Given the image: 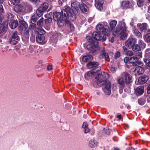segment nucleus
<instances>
[{
    "mask_svg": "<svg viewBox=\"0 0 150 150\" xmlns=\"http://www.w3.org/2000/svg\"><path fill=\"white\" fill-rule=\"evenodd\" d=\"M127 55L130 56H132L134 55L133 52L132 51L128 50L127 52Z\"/></svg>",
    "mask_w": 150,
    "mask_h": 150,
    "instance_id": "nucleus-46",
    "label": "nucleus"
},
{
    "mask_svg": "<svg viewBox=\"0 0 150 150\" xmlns=\"http://www.w3.org/2000/svg\"><path fill=\"white\" fill-rule=\"evenodd\" d=\"M95 6L98 10L101 11L103 9V0H95Z\"/></svg>",
    "mask_w": 150,
    "mask_h": 150,
    "instance_id": "nucleus-13",
    "label": "nucleus"
},
{
    "mask_svg": "<svg viewBox=\"0 0 150 150\" xmlns=\"http://www.w3.org/2000/svg\"><path fill=\"white\" fill-rule=\"evenodd\" d=\"M37 16L36 14H34L33 15L30 20V23L33 24H35L37 20Z\"/></svg>",
    "mask_w": 150,
    "mask_h": 150,
    "instance_id": "nucleus-34",
    "label": "nucleus"
},
{
    "mask_svg": "<svg viewBox=\"0 0 150 150\" xmlns=\"http://www.w3.org/2000/svg\"><path fill=\"white\" fill-rule=\"evenodd\" d=\"M45 37L43 34H39L36 37V40L40 44L42 43H45Z\"/></svg>",
    "mask_w": 150,
    "mask_h": 150,
    "instance_id": "nucleus-15",
    "label": "nucleus"
},
{
    "mask_svg": "<svg viewBox=\"0 0 150 150\" xmlns=\"http://www.w3.org/2000/svg\"><path fill=\"white\" fill-rule=\"evenodd\" d=\"M19 40V37L18 36L17 32L14 31L12 34L9 41L11 44L15 45L18 42Z\"/></svg>",
    "mask_w": 150,
    "mask_h": 150,
    "instance_id": "nucleus-5",
    "label": "nucleus"
},
{
    "mask_svg": "<svg viewBox=\"0 0 150 150\" xmlns=\"http://www.w3.org/2000/svg\"><path fill=\"white\" fill-rule=\"evenodd\" d=\"M122 75L125 77L126 84L132 82V76L129 74L127 72H124L122 74Z\"/></svg>",
    "mask_w": 150,
    "mask_h": 150,
    "instance_id": "nucleus-12",
    "label": "nucleus"
},
{
    "mask_svg": "<svg viewBox=\"0 0 150 150\" xmlns=\"http://www.w3.org/2000/svg\"><path fill=\"white\" fill-rule=\"evenodd\" d=\"M43 21L44 18L42 17L37 22L38 25L40 27H42L43 24Z\"/></svg>",
    "mask_w": 150,
    "mask_h": 150,
    "instance_id": "nucleus-40",
    "label": "nucleus"
},
{
    "mask_svg": "<svg viewBox=\"0 0 150 150\" xmlns=\"http://www.w3.org/2000/svg\"><path fill=\"white\" fill-rule=\"evenodd\" d=\"M140 30L142 31H145L146 30L147 25L146 23H143L139 26Z\"/></svg>",
    "mask_w": 150,
    "mask_h": 150,
    "instance_id": "nucleus-30",
    "label": "nucleus"
},
{
    "mask_svg": "<svg viewBox=\"0 0 150 150\" xmlns=\"http://www.w3.org/2000/svg\"><path fill=\"white\" fill-rule=\"evenodd\" d=\"M146 3V0H138L137 4L139 7H142Z\"/></svg>",
    "mask_w": 150,
    "mask_h": 150,
    "instance_id": "nucleus-31",
    "label": "nucleus"
},
{
    "mask_svg": "<svg viewBox=\"0 0 150 150\" xmlns=\"http://www.w3.org/2000/svg\"><path fill=\"white\" fill-rule=\"evenodd\" d=\"M129 58L128 57H125L124 58V61L126 63H129Z\"/></svg>",
    "mask_w": 150,
    "mask_h": 150,
    "instance_id": "nucleus-49",
    "label": "nucleus"
},
{
    "mask_svg": "<svg viewBox=\"0 0 150 150\" xmlns=\"http://www.w3.org/2000/svg\"><path fill=\"white\" fill-rule=\"evenodd\" d=\"M133 51L135 52L141 50L140 47L138 44H135L131 47Z\"/></svg>",
    "mask_w": 150,
    "mask_h": 150,
    "instance_id": "nucleus-33",
    "label": "nucleus"
},
{
    "mask_svg": "<svg viewBox=\"0 0 150 150\" xmlns=\"http://www.w3.org/2000/svg\"><path fill=\"white\" fill-rule=\"evenodd\" d=\"M134 34L139 38H142V36L141 33L137 30H134L133 31Z\"/></svg>",
    "mask_w": 150,
    "mask_h": 150,
    "instance_id": "nucleus-35",
    "label": "nucleus"
},
{
    "mask_svg": "<svg viewBox=\"0 0 150 150\" xmlns=\"http://www.w3.org/2000/svg\"><path fill=\"white\" fill-rule=\"evenodd\" d=\"M79 8L83 13H86L87 12L88 9L87 6L84 4H80Z\"/></svg>",
    "mask_w": 150,
    "mask_h": 150,
    "instance_id": "nucleus-26",
    "label": "nucleus"
},
{
    "mask_svg": "<svg viewBox=\"0 0 150 150\" xmlns=\"http://www.w3.org/2000/svg\"><path fill=\"white\" fill-rule=\"evenodd\" d=\"M137 66H138L139 67H140L142 66L143 65V62L141 61H139L138 60L137 61Z\"/></svg>",
    "mask_w": 150,
    "mask_h": 150,
    "instance_id": "nucleus-47",
    "label": "nucleus"
},
{
    "mask_svg": "<svg viewBox=\"0 0 150 150\" xmlns=\"http://www.w3.org/2000/svg\"><path fill=\"white\" fill-rule=\"evenodd\" d=\"M104 131L105 133L107 135H109L110 134V131L108 127H106L104 129Z\"/></svg>",
    "mask_w": 150,
    "mask_h": 150,
    "instance_id": "nucleus-43",
    "label": "nucleus"
},
{
    "mask_svg": "<svg viewBox=\"0 0 150 150\" xmlns=\"http://www.w3.org/2000/svg\"><path fill=\"white\" fill-rule=\"evenodd\" d=\"M144 40L147 42H150V33H148L145 35Z\"/></svg>",
    "mask_w": 150,
    "mask_h": 150,
    "instance_id": "nucleus-39",
    "label": "nucleus"
},
{
    "mask_svg": "<svg viewBox=\"0 0 150 150\" xmlns=\"http://www.w3.org/2000/svg\"><path fill=\"white\" fill-rule=\"evenodd\" d=\"M131 5L130 2L128 1H123L121 4V6L123 9H127L130 7Z\"/></svg>",
    "mask_w": 150,
    "mask_h": 150,
    "instance_id": "nucleus-16",
    "label": "nucleus"
},
{
    "mask_svg": "<svg viewBox=\"0 0 150 150\" xmlns=\"http://www.w3.org/2000/svg\"><path fill=\"white\" fill-rule=\"evenodd\" d=\"M127 28L125 22H120L116 27V30L113 32V34L115 37H119L122 40L125 39L127 37Z\"/></svg>",
    "mask_w": 150,
    "mask_h": 150,
    "instance_id": "nucleus-3",
    "label": "nucleus"
},
{
    "mask_svg": "<svg viewBox=\"0 0 150 150\" xmlns=\"http://www.w3.org/2000/svg\"><path fill=\"white\" fill-rule=\"evenodd\" d=\"M136 43L135 39L132 38L128 39L125 42V45L126 46L129 48H131Z\"/></svg>",
    "mask_w": 150,
    "mask_h": 150,
    "instance_id": "nucleus-11",
    "label": "nucleus"
},
{
    "mask_svg": "<svg viewBox=\"0 0 150 150\" xmlns=\"http://www.w3.org/2000/svg\"><path fill=\"white\" fill-rule=\"evenodd\" d=\"M120 56V52H117L115 56V58H117L119 57Z\"/></svg>",
    "mask_w": 150,
    "mask_h": 150,
    "instance_id": "nucleus-51",
    "label": "nucleus"
},
{
    "mask_svg": "<svg viewBox=\"0 0 150 150\" xmlns=\"http://www.w3.org/2000/svg\"><path fill=\"white\" fill-rule=\"evenodd\" d=\"M14 10L16 12L21 13L25 11V8L24 6L20 4L18 5H16L14 7Z\"/></svg>",
    "mask_w": 150,
    "mask_h": 150,
    "instance_id": "nucleus-10",
    "label": "nucleus"
},
{
    "mask_svg": "<svg viewBox=\"0 0 150 150\" xmlns=\"http://www.w3.org/2000/svg\"><path fill=\"white\" fill-rule=\"evenodd\" d=\"M82 128L84 130L85 133H86L90 131V129L88 128V125L86 122H84L82 126Z\"/></svg>",
    "mask_w": 150,
    "mask_h": 150,
    "instance_id": "nucleus-27",
    "label": "nucleus"
},
{
    "mask_svg": "<svg viewBox=\"0 0 150 150\" xmlns=\"http://www.w3.org/2000/svg\"><path fill=\"white\" fill-rule=\"evenodd\" d=\"M50 52L49 49H47L45 50V53H48Z\"/></svg>",
    "mask_w": 150,
    "mask_h": 150,
    "instance_id": "nucleus-60",
    "label": "nucleus"
},
{
    "mask_svg": "<svg viewBox=\"0 0 150 150\" xmlns=\"http://www.w3.org/2000/svg\"><path fill=\"white\" fill-rule=\"evenodd\" d=\"M136 56L138 57V59L141 58L142 57V53L141 52H138L136 53Z\"/></svg>",
    "mask_w": 150,
    "mask_h": 150,
    "instance_id": "nucleus-45",
    "label": "nucleus"
},
{
    "mask_svg": "<svg viewBox=\"0 0 150 150\" xmlns=\"http://www.w3.org/2000/svg\"><path fill=\"white\" fill-rule=\"evenodd\" d=\"M52 18L50 17H48L45 20V23L48 26L47 30H49L50 28V26L52 24Z\"/></svg>",
    "mask_w": 150,
    "mask_h": 150,
    "instance_id": "nucleus-28",
    "label": "nucleus"
},
{
    "mask_svg": "<svg viewBox=\"0 0 150 150\" xmlns=\"http://www.w3.org/2000/svg\"><path fill=\"white\" fill-rule=\"evenodd\" d=\"M80 3L77 1L72 2L71 6L72 9L68 7L62 10L63 15L64 16V19L69 18L72 21L75 20L76 19V14L79 12V9Z\"/></svg>",
    "mask_w": 150,
    "mask_h": 150,
    "instance_id": "nucleus-2",
    "label": "nucleus"
},
{
    "mask_svg": "<svg viewBox=\"0 0 150 150\" xmlns=\"http://www.w3.org/2000/svg\"><path fill=\"white\" fill-rule=\"evenodd\" d=\"M44 11L42 10L41 8L39 7L36 11V13L37 16L39 17L41 16L43 14V13Z\"/></svg>",
    "mask_w": 150,
    "mask_h": 150,
    "instance_id": "nucleus-32",
    "label": "nucleus"
},
{
    "mask_svg": "<svg viewBox=\"0 0 150 150\" xmlns=\"http://www.w3.org/2000/svg\"><path fill=\"white\" fill-rule=\"evenodd\" d=\"M123 48L124 50L127 53V52L128 51L127 48L125 46L123 47Z\"/></svg>",
    "mask_w": 150,
    "mask_h": 150,
    "instance_id": "nucleus-61",
    "label": "nucleus"
},
{
    "mask_svg": "<svg viewBox=\"0 0 150 150\" xmlns=\"http://www.w3.org/2000/svg\"><path fill=\"white\" fill-rule=\"evenodd\" d=\"M144 61L147 66L150 67V59H145Z\"/></svg>",
    "mask_w": 150,
    "mask_h": 150,
    "instance_id": "nucleus-44",
    "label": "nucleus"
},
{
    "mask_svg": "<svg viewBox=\"0 0 150 150\" xmlns=\"http://www.w3.org/2000/svg\"><path fill=\"white\" fill-rule=\"evenodd\" d=\"M8 26V22L6 21L3 22L0 25V34L4 35L5 33L7 30Z\"/></svg>",
    "mask_w": 150,
    "mask_h": 150,
    "instance_id": "nucleus-6",
    "label": "nucleus"
},
{
    "mask_svg": "<svg viewBox=\"0 0 150 150\" xmlns=\"http://www.w3.org/2000/svg\"><path fill=\"white\" fill-rule=\"evenodd\" d=\"M110 77V75L107 73L103 72L100 74H98L95 78L98 80L97 84L98 85L102 86L107 82L106 79Z\"/></svg>",
    "mask_w": 150,
    "mask_h": 150,
    "instance_id": "nucleus-4",
    "label": "nucleus"
},
{
    "mask_svg": "<svg viewBox=\"0 0 150 150\" xmlns=\"http://www.w3.org/2000/svg\"><path fill=\"white\" fill-rule=\"evenodd\" d=\"M28 28V25L24 21L20 20L19 21L18 29L19 30H26Z\"/></svg>",
    "mask_w": 150,
    "mask_h": 150,
    "instance_id": "nucleus-9",
    "label": "nucleus"
},
{
    "mask_svg": "<svg viewBox=\"0 0 150 150\" xmlns=\"http://www.w3.org/2000/svg\"><path fill=\"white\" fill-rule=\"evenodd\" d=\"M145 52L146 54L150 53V49L148 48L146 49L145 51Z\"/></svg>",
    "mask_w": 150,
    "mask_h": 150,
    "instance_id": "nucleus-56",
    "label": "nucleus"
},
{
    "mask_svg": "<svg viewBox=\"0 0 150 150\" xmlns=\"http://www.w3.org/2000/svg\"><path fill=\"white\" fill-rule=\"evenodd\" d=\"M4 2V0H0V11L4 12V8L2 4Z\"/></svg>",
    "mask_w": 150,
    "mask_h": 150,
    "instance_id": "nucleus-42",
    "label": "nucleus"
},
{
    "mask_svg": "<svg viewBox=\"0 0 150 150\" xmlns=\"http://www.w3.org/2000/svg\"><path fill=\"white\" fill-rule=\"evenodd\" d=\"M93 59V57L91 55L83 56L82 58V61L84 62H87Z\"/></svg>",
    "mask_w": 150,
    "mask_h": 150,
    "instance_id": "nucleus-24",
    "label": "nucleus"
},
{
    "mask_svg": "<svg viewBox=\"0 0 150 150\" xmlns=\"http://www.w3.org/2000/svg\"><path fill=\"white\" fill-rule=\"evenodd\" d=\"M35 48V46L33 45H31L30 46L29 48L32 51Z\"/></svg>",
    "mask_w": 150,
    "mask_h": 150,
    "instance_id": "nucleus-54",
    "label": "nucleus"
},
{
    "mask_svg": "<svg viewBox=\"0 0 150 150\" xmlns=\"http://www.w3.org/2000/svg\"><path fill=\"white\" fill-rule=\"evenodd\" d=\"M96 29L98 32H93L92 36L97 40L104 41L106 39V36H108L110 34L109 28L107 26L98 24L96 27Z\"/></svg>",
    "mask_w": 150,
    "mask_h": 150,
    "instance_id": "nucleus-1",
    "label": "nucleus"
},
{
    "mask_svg": "<svg viewBox=\"0 0 150 150\" xmlns=\"http://www.w3.org/2000/svg\"><path fill=\"white\" fill-rule=\"evenodd\" d=\"M147 91L148 93H150V84L147 88Z\"/></svg>",
    "mask_w": 150,
    "mask_h": 150,
    "instance_id": "nucleus-58",
    "label": "nucleus"
},
{
    "mask_svg": "<svg viewBox=\"0 0 150 150\" xmlns=\"http://www.w3.org/2000/svg\"><path fill=\"white\" fill-rule=\"evenodd\" d=\"M134 71L136 74L137 75L143 74L144 72V69L143 67H137L136 68Z\"/></svg>",
    "mask_w": 150,
    "mask_h": 150,
    "instance_id": "nucleus-20",
    "label": "nucleus"
},
{
    "mask_svg": "<svg viewBox=\"0 0 150 150\" xmlns=\"http://www.w3.org/2000/svg\"><path fill=\"white\" fill-rule=\"evenodd\" d=\"M100 57L101 59L104 58L107 61L109 62L110 61V58L108 54L107 53L105 52H101L100 54Z\"/></svg>",
    "mask_w": 150,
    "mask_h": 150,
    "instance_id": "nucleus-22",
    "label": "nucleus"
},
{
    "mask_svg": "<svg viewBox=\"0 0 150 150\" xmlns=\"http://www.w3.org/2000/svg\"><path fill=\"white\" fill-rule=\"evenodd\" d=\"M98 143L96 140L94 139H92L89 142L88 145L91 148L95 147H96Z\"/></svg>",
    "mask_w": 150,
    "mask_h": 150,
    "instance_id": "nucleus-25",
    "label": "nucleus"
},
{
    "mask_svg": "<svg viewBox=\"0 0 150 150\" xmlns=\"http://www.w3.org/2000/svg\"><path fill=\"white\" fill-rule=\"evenodd\" d=\"M36 26V24H33L30 25V27L31 28L34 29Z\"/></svg>",
    "mask_w": 150,
    "mask_h": 150,
    "instance_id": "nucleus-53",
    "label": "nucleus"
},
{
    "mask_svg": "<svg viewBox=\"0 0 150 150\" xmlns=\"http://www.w3.org/2000/svg\"><path fill=\"white\" fill-rule=\"evenodd\" d=\"M1 19H2V17H1V13H0V23L1 22Z\"/></svg>",
    "mask_w": 150,
    "mask_h": 150,
    "instance_id": "nucleus-63",
    "label": "nucleus"
},
{
    "mask_svg": "<svg viewBox=\"0 0 150 150\" xmlns=\"http://www.w3.org/2000/svg\"><path fill=\"white\" fill-rule=\"evenodd\" d=\"M110 70L111 71H115V68L114 67H111L110 69Z\"/></svg>",
    "mask_w": 150,
    "mask_h": 150,
    "instance_id": "nucleus-59",
    "label": "nucleus"
},
{
    "mask_svg": "<svg viewBox=\"0 0 150 150\" xmlns=\"http://www.w3.org/2000/svg\"><path fill=\"white\" fill-rule=\"evenodd\" d=\"M136 94L138 96L142 95L144 92V87L141 86L138 87L135 90Z\"/></svg>",
    "mask_w": 150,
    "mask_h": 150,
    "instance_id": "nucleus-18",
    "label": "nucleus"
},
{
    "mask_svg": "<svg viewBox=\"0 0 150 150\" xmlns=\"http://www.w3.org/2000/svg\"><path fill=\"white\" fill-rule=\"evenodd\" d=\"M117 117L118 118L119 120H120L121 119L122 115H119L117 116Z\"/></svg>",
    "mask_w": 150,
    "mask_h": 150,
    "instance_id": "nucleus-62",
    "label": "nucleus"
},
{
    "mask_svg": "<svg viewBox=\"0 0 150 150\" xmlns=\"http://www.w3.org/2000/svg\"><path fill=\"white\" fill-rule=\"evenodd\" d=\"M117 82L119 84L122 86V87H124L126 82L124 80L123 78H120L119 79L117 80Z\"/></svg>",
    "mask_w": 150,
    "mask_h": 150,
    "instance_id": "nucleus-29",
    "label": "nucleus"
},
{
    "mask_svg": "<svg viewBox=\"0 0 150 150\" xmlns=\"http://www.w3.org/2000/svg\"><path fill=\"white\" fill-rule=\"evenodd\" d=\"M117 23V22L115 20H112L111 21L110 23V27L112 29H113L116 26Z\"/></svg>",
    "mask_w": 150,
    "mask_h": 150,
    "instance_id": "nucleus-36",
    "label": "nucleus"
},
{
    "mask_svg": "<svg viewBox=\"0 0 150 150\" xmlns=\"http://www.w3.org/2000/svg\"><path fill=\"white\" fill-rule=\"evenodd\" d=\"M47 69L48 71H50L52 69V65H49L47 67Z\"/></svg>",
    "mask_w": 150,
    "mask_h": 150,
    "instance_id": "nucleus-55",
    "label": "nucleus"
},
{
    "mask_svg": "<svg viewBox=\"0 0 150 150\" xmlns=\"http://www.w3.org/2000/svg\"><path fill=\"white\" fill-rule=\"evenodd\" d=\"M86 39L87 40L89 41H91L90 40L91 39V37L90 36H88L86 37Z\"/></svg>",
    "mask_w": 150,
    "mask_h": 150,
    "instance_id": "nucleus-57",
    "label": "nucleus"
},
{
    "mask_svg": "<svg viewBox=\"0 0 150 150\" xmlns=\"http://www.w3.org/2000/svg\"><path fill=\"white\" fill-rule=\"evenodd\" d=\"M149 78L146 75H144L139 77L138 79V81L141 84H144L148 80Z\"/></svg>",
    "mask_w": 150,
    "mask_h": 150,
    "instance_id": "nucleus-17",
    "label": "nucleus"
},
{
    "mask_svg": "<svg viewBox=\"0 0 150 150\" xmlns=\"http://www.w3.org/2000/svg\"><path fill=\"white\" fill-rule=\"evenodd\" d=\"M139 44L140 47L142 48H144L146 47V44L141 40H139Z\"/></svg>",
    "mask_w": 150,
    "mask_h": 150,
    "instance_id": "nucleus-41",
    "label": "nucleus"
},
{
    "mask_svg": "<svg viewBox=\"0 0 150 150\" xmlns=\"http://www.w3.org/2000/svg\"><path fill=\"white\" fill-rule=\"evenodd\" d=\"M20 0H11L12 2L14 5H16L19 1Z\"/></svg>",
    "mask_w": 150,
    "mask_h": 150,
    "instance_id": "nucleus-50",
    "label": "nucleus"
},
{
    "mask_svg": "<svg viewBox=\"0 0 150 150\" xmlns=\"http://www.w3.org/2000/svg\"><path fill=\"white\" fill-rule=\"evenodd\" d=\"M103 87L102 89L106 95H110L111 93V84L110 82H106Z\"/></svg>",
    "mask_w": 150,
    "mask_h": 150,
    "instance_id": "nucleus-7",
    "label": "nucleus"
},
{
    "mask_svg": "<svg viewBox=\"0 0 150 150\" xmlns=\"http://www.w3.org/2000/svg\"><path fill=\"white\" fill-rule=\"evenodd\" d=\"M114 38L113 37H109L108 38V39L109 41L111 42H113L114 41Z\"/></svg>",
    "mask_w": 150,
    "mask_h": 150,
    "instance_id": "nucleus-52",
    "label": "nucleus"
},
{
    "mask_svg": "<svg viewBox=\"0 0 150 150\" xmlns=\"http://www.w3.org/2000/svg\"><path fill=\"white\" fill-rule=\"evenodd\" d=\"M99 65L98 62H91L88 63L87 67L88 68L91 69L92 68H96Z\"/></svg>",
    "mask_w": 150,
    "mask_h": 150,
    "instance_id": "nucleus-19",
    "label": "nucleus"
},
{
    "mask_svg": "<svg viewBox=\"0 0 150 150\" xmlns=\"http://www.w3.org/2000/svg\"><path fill=\"white\" fill-rule=\"evenodd\" d=\"M48 7V4L47 3H44L40 7V8H41L42 9V10L44 11H45L46 10H47Z\"/></svg>",
    "mask_w": 150,
    "mask_h": 150,
    "instance_id": "nucleus-38",
    "label": "nucleus"
},
{
    "mask_svg": "<svg viewBox=\"0 0 150 150\" xmlns=\"http://www.w3.org/2000/svg\"><path fill=\"white\" fill-rule=\"evenodd\" d=\"M18 25V22L15 20H12L9 23V26L11 29L16 28Z\"/></svg>",
    "mask_w": 150,
    "mask_h": 150,
    "instance_id": "nucleus-23",
    "label": "nucleus"
},
{
    "mask_svg": "<svg viewBox=\"0 0 150 150\" xmlns=\"http://www.w3.org/2000/svg\"><path fill=\"white\" fill-rule=\"evenodd\" d=\"M62 14V18L61 13L60 12H55L53 14V18L54 20L57 21L58 23L59 21H61L62 20H65L67 19V18L65 19H64V16L63 15V13Z\"/></svg>",
    "mask_w": 150,
    "mask_h": 150,
    "instance_id": "nucleus-8",
    "label": "nucleus"
},
{
    "mask_svg": "<svg viewBox=\"0 0 150 150\" xmlns=\"http://www.w3.org/2000/svg\"><path fill=\"white\" fill-rule=\"evenodd\" d=\"M98 45H95L93 43L89 44L86 46V48L89 50L91 51L92 52H94L97 49Z\"/></svg>",
    "mask_w": 150,
    "mask_h": 150,
    "instance_id": "nucleus-14",
    "label": "nucleus"
},
{
    "mask_svg": "<svg viewBox=\"0 0 150 150\" xmlns=\"http://www.w3.org/2000/svg\"><path fill=\"white\" fill-rule=\"evenodd\" d=\"M67 23L68 25H69V27L71 29V30H73L74 28V25L72 24H71L70 22L68 21V22H67ZM68 26H69V25H68Z\"/></svg>",
    "mask_w": 150,
    "mask_h": 150,
    "instance_id": "nucleus-48",
    "label": "nucleus"
},
{
    "mask_svg": "<svg viewBox=\"0 0 150 150\" xmlns=\"http://www.w3.org/2000/svg\"><path fill=\"white\" fill-rule=\"evenodd\" d=\"M138 60L137 57L134 56L129 58V63L132 64L134 66H137V61Z\"/></svg>",
    "mask_w": 150,
    "mask_h": 150,
    "instance_id": "nucleus-21",
    "label": "nucleus"
},
{
    "mask_svg": "<svg viewBox=\"0 0 150 150\" xmlns=\"http://www.w3.org/2000/svg\"><path fill=\"white\" fill-rule=\"evenodd\" d=\"M127 150H135L134 148L132 147H131L129 148Z\"/></svg>",
    "mask_w": 150,
    "mask_h": 150,
    "instance_id": "nucleus-64",
    "label": "nucleus"
},
{
    "mask_svg": "<svg viewBox=\"0 0 150 150\" xmlns=\"http://www.w3.org/2000/svg\"><path fill=\"white\" fill-rule=\"evenodd\" d=\"M100 67L98 68V69L96 70V71H89L87 72V75L88 76H91L92 75L94 74L96 72H98V71L100 70Z\"/></svg>",
    "mask_w": 150,
    "mask_h": 150,
    "instance_id": "nucleus-37",
    "label": "nucleus"
}]
</instances>
